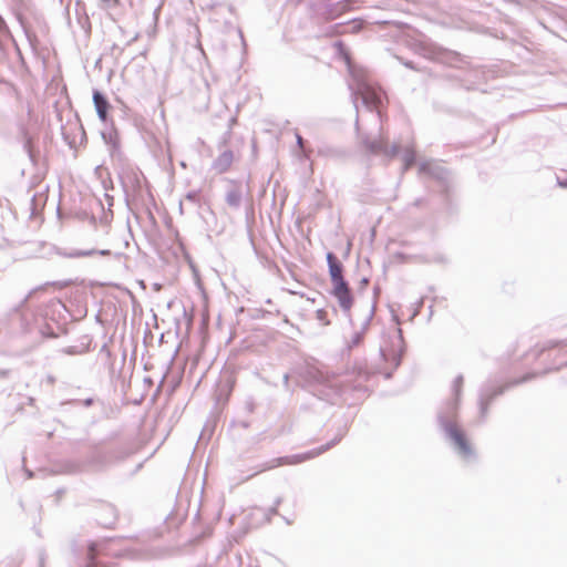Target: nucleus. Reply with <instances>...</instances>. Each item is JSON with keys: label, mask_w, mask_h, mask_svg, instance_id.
Listing matches in <instances>:
<instances>
[{"label": "nucleus", "mask_w": 567, "mask_h": 567, "mask_svg": "<svg viewBox=\"0 0 567 567\" xmlns=\"http://www.w3.org/2000/svg\"><path fill=\"white\" fill-rule=\"evenodd\" d=\"M402 63H403L406 68H410V69H412V70H414V69H415V66H414L413 62H411V61H402Z\"/></svg>", "instance_id": "40"}, {"label": "nucleus", "mask_w": 567, "mask_h": 567, "mask_svg": "<svg viewBox=\"0 0 567 567\" xmlns=\"http://www.w3.org/2000/svg\"><path fill=\"white\" fill-rule=\"evenodd\" d=\"M396 339L398 344L392 349L388 350L381 347L380 352L384 361L391 362L393 369H396L401 364L402 353H403V338L402 330L400 328L396 329Z\"/></svg>", "instance_id": "11"}, {"label": "nucleus", "mask_w": 567, "mask_h": 567, "mask_svg": "<svg viewBox=\"0 0 567 567\" xmlns=\"http://www.w3.org/2000/svg\"><path fill=\"white\" fill-rule=\"evenodd\" d=\"M237 123V117L236 116H233L229 118V123H228V131L225 133V137H224V141L226 142L229 137H230V134H231V128L233 126Z\"/></svg>", "instance_id": "30"}, {"label": "nucleus", "mask_w": 567, "mask_h": 567, "mask_svg": "<svg viewBox=\"0 0 567 567\" xmlns=\"http://www.w3.org/2000/svg\"><path fill=\"white\" fill-rule=\"evenodd\" d=\"M244 409L249 414L255 412V410H256V402H255V399L252 396L246 398V400L244 402Z\"/></svg>", "instance_id": "28"}, {"label": "nucleus", "mask_w": 567, "mask_h": 567, "mask_svg": "<svg viewBox=\"0 0 567 567\" xmlns=\"http://www.w3.org/2000/svg\"><path fill=\"white\" fill-rule=\"evenodd\" d=\"M419 259L423 264H434L439 266H446L450 264V258L445 254V251L441 249H435L431 251H426L419 256Z\"/></svg>", "instance_id": "16"}, {"label": "nucleus", "mask_w": 567, "mask_h": 567, "mask_svg": "<svg viewBox=\"0 0 567 567\" xmlns=\"http://www.w3.org/2000/svg\"><path fill=\"white\" fill-rule=\"evenodd\" d=\"M534 373H528L520 379H516L504 384L499 380L487 379L478 389V423L486 422L491 405L496 398L505 392V390L509 389L511 386L524 383L534 378Z\"/></svg>", "instance_id": "4"}, {"label": "nucleus", "mask_w": 567, "mask_h": 567, "mask_svg": "<svg viewBox=\"0 0 567 567\" xmlns=\"http://www.w3.org/2000/svg\"><path fill=\"white\" fill-rule=\"evenodd\" d=\"M4 82L3 80L0 79V83Z\"/></svg>", "instance_id": "54"}, {"label": "nucleus", "mask_w": 567, "mask_h": 567, "mask_svg": "<svg viewBox=\"0 0 567 567\" xmlns=\"http://www.w3.org/2000/svg\"><path fill=\"white\" fill-rule=\"evenodd\" d=\"M185 199L187 202H190L192 204H199L200 192L199 190H190L185 195Z\"/></svg>", "instance_id": "26"}, {"label": "nucleus", "mask_w": 567, "mask_h": 567, "mask_svg": "<svg viewBox=\"0 0 567 567\" xmlns=\"http://www.w3.org/2000/svg\"><path fill=\"white\" fill-rule=\"evenodd\" d=\"M234 162V153L230 150H226L221 152L213 162L212 168L218 173L223 174L227 172Z\"/></svg>", "instance_id": "17"}, {"label": "nucleus", "mask_w": 567, "mask_h": 567, "mask_svg": "<svg viewBox=\"0 0 567 567\" xmlns=\"http://www.w3.org/2000/svg\"><path fill=\"white\" fill-rule=\"evenodd\" d=\"M280 503H281V498H280V497H278V498L276 499V502H275L274 506L278 507Z\"/></svg>", "instance_id": "45"}, {"label": "nucleus", "mask_w": 567, "mask_h": 567, "mask_svg": "<svg viewBox=\"0 0 567 567\" xmlns=\"http://www.w3.org/2000/svg\"><path fill=\"white\" fill-rule=\"evenodd\" d=\"M391 377H392V372H386V373H385V378H386V379H390Z\"/></svg>", "instance_id": "48"}, {"label": "nucleus", "mask_w": 567, "mask_h": 567, "mask_svg": "<svg viewBox=\"0 0 567 567\" xmlns=\"http://www.w3.org/2000/svg\"><path fill=\"white\" fill-rule=\"evenodd\" d=\"M558 349V352L567 353V341H547L544 347L536 351V355L543 354L545 351Z\"/></svg>", "instance_id": "21"}, {"label": "nucleus", "mask_w": 567, "mask_h": 567, "mask_svg": "<svg viewBox=\"0 0 567 567\" xmlns=\"http://www.w3.org/2000/svg\"><path fill=\"white\" fill-rule=\"evenodd\" d=\"M241 425H243L244 427H248V423H246V422H243V423H241Z\"/></svg>", "instance_id": "52"}, {"label": "nucleus", "mask_w": 567, "mask_h": 567, "mask_svg": "<svg viewBox=\"0 0 567 567\" xmlns=\"http://www.w3.org/2000/svg\"><path fill=\"white\" fill-rule=\"evenodd\" d=\"M116 4L117 0H100V6L105 9L114 8Z\"/></svg>", "instance_id": "32"}, {"label": "nucleus", "mask_w": 567, "mask_h": 567, "mask_svg": "<svg viewBox=\"0 0 567 567\" xmlns=\"http://www.w3.org/2000/svg\"><path fill=\"white\" fill-rule=\"evenodd\" d=\"M374 310H375V306L372 305L368 316L365 317V319L363 320L362 324H361V328L359 331H363V333L365 334L367 330L369 329L370 327V323L372 321V318L374 316Z\"/></svg>", "instance_id": "25"}, {"label": "nucleus", "mask_w": 567, "mask_h": 567, "mask_svg": "<svg viewBox=\"0 0 567 567\" xmlns=\"http://www.w3.org/2000/svg\"><path fill=\"white\" fill-rule=\"evenodd\" d=\"M13 92L17 94V96H19V92L16 87H13Z\"/></svg>", "instance_id": "51"}, {"label": "nucleus", "mask_w": 567, "mask_h": 567, "mask_svg": "<svg viewBox=\"0 0 567 567\" xmlns=\"http://www.w3.org/2000/svg\"><path fill=\"white\" fill-rule=\"evenodd\" d=\"M463 375L458 374L453 382L452 396L446 400L437 412V423L445 439L456 454L465 461L475 458V452L465 433L458 425V404L463 386Z\"/></svg>", "instance_id": "1"}, {"label": "nucleus", "mask_w": 567, "mask_h": 567, "mask_svg": "<svg viewBox=\"0 0 567 567\" xmlns=\"http://www.w3.org/2000/svg\"><path fill=\"white\" fill-rule=\"evenodd\" d=\"M236 559L240 563L241 561V556L239 554L236 555Z\"/></svg>", "instance_id": "49"}, {"label": "nucleus", "mask_w": 567, "mask_h": 567, "mask_svg": "<svg viewBox=\"0 0 567 567\" xmlns=\"http://www.w3.org/2000/svg\"><path fill=\"white\" fill-rule=\"evenodd\" d=\"M557 184L563 187V188H567V177L566 178H560V177H557Z\"/></svg>", "instance_id": "37"}, {"label": "nucleus", "mask_w": 567, "mask_h": 567, "mask_svg": "<svg viewBox=\"0 0 567 567\" xmlns=\"http://www.w3.org/2000/svg\"><path fill=\"white\" fill-rule=\"evenodd\" d=\"M93 103L99 118L102 122L106 123L109 118V110L111 106L109 100L102 92L94 90Z\"/></svg>", "instance_id": "15"}, {"label": "nucleus", "mask_w": 567, "mask_h": 567, "mask_svg": "<svg viewBox=\"0 0 567 567\" xmlns=\"http://www.w3.org/2000/svg\"><path fill=\"white\" fill-rule=\"evenodd\" d=\"M327 262L332 285L347 281L343 277V265L333 252L327 254Z\"/></svg>", "instance_id": "13"}, {"label": "nucleus", "mask_w": 567, "mask_h": 567, "mask_svg": "<svg viewBox=\"0 0 567 567\" xmlns=\"http://www.w3.org/2000/svg\"><path fill=\"white\" fill-rule=\"evenodd\" d=\"M473 73H475V75L480 74L481 72L478 70H475L473 71Z\"/></svg>", "instance_id": "53"}, {"label": "nucleus", "mask_w": 567, "mask_h": 567, "mask_svg": "<svg viewBox=\"0 0 567 567\" xmlns=\"http://www.w3.org/2000/svg\"><path fill=\"white\" fill-rule=\"evenodd\" d=\"M197 47L199 48V50H200V51H202V53L204 54V50H203V48H202V43H200L199 41H198V43H197Z\"/></svg>", "instance_id": "47"}, {"label": "nucleus", "mask_w": 567, "mask_h": 567, "mask_svg": "<svg viewBox=\"0 0 567 567\" xmlns=\"http://www.w3.org/2000/svg\"><path fill=\"white\" fill-rule=\"evenodd\" d=\"M302 379L305 386L320 400L332 401L339 393L337 379L329 377L318 367H306Z\"/></svg>", "instance_id": "5"}, {"label": "nucleus", "mask_w": 567, "mask_h": 567, "mask_svg": "<svg viewBox=\"0 0 567 567\" xmlns=\"http://www.w3.org/2000/svg\"><path fill=\"white\" fill-rule=\"evenodd\" d=\"M430 58L451 66H456L457 63L463 61L460 53L436 47L432 49Z\"/></svg>", "instance_id": "12"}, {"label": "nucleus", "mask_w": 567, "mask_h": 567, "mask_svg": "<svg viewBox=\"0 0 567 567\" xmlns=\"http://www.w3.org/2000/svg\"><path fill=\"white\" fill-rule=\"evenodd\" d=\"M419 172L422 175H429L440 182L442 188L447 192L450 183V173L442 165L433 161H424L419 165Z\"/></svg>", "instance_id": "8"}, {"label": "nucleus", "mask_w": 567, "mask_h": 567, "mask_svg": "<svg viewBox=\"0 0 567 567\" xmlns=\"http://www.w3.org/2000/svg\"><path fill=\"white\" fill-rule=\"evenodd\" d=\"M381 131V126L379 127ZM361 144L364 148L373 155H383L385 158H394L400 152V146L393 144L391 147L388 146L386 141L382 136L381 132L378 136L372 137L370 134H360Z\"/></svg>", "instance_id": "7"}, {"label": "nucleus", "mask_w": 567, "mask_h": 567, "mask_svg": "<svg viewBox=\"0 0 567 567\" xmlns=\"http://www.w3.org/2000/svg\"><path fill=\"white\" fill-rule=\"evenodd\" d=\"M316 319L323 326L330 324V321L328 320V313L324 309H318L316 311Z\"/></svg>", "instance_id": "27"}, {"label": "nucleus", "mask_w": 567, "mask_h": 567, "mask_svg": "<svg viewBox=\"0 0 567 567\" xmlns=\"http://www.w3.org/2000/svg\"><path fill=\"white\" fill-rule=\"evenodd\" d=\"M346 432H347L346 427L340 429L338 434L330 442H328L324 445H321L318 449H313L311 451L300 453V454L290 455V456H281V457L272 458L271 461H269L266 464V466L261 471L271 470V468L282 466V465L299 464V463H302L310 458L317 457L320 454L324 453L326 451L330 450L338 442H340L341 439L346 435Z\"/></svg>", "instance_id": "6"}, {"label": "nucleus", "mask_w": 567, "mask_h": 567, "mask_svg": "<svg viewBox=\"0 0 567 567\" xmlns=\"http://www.w3.org/2000/svg\"><path fill=\"white\" fill-rule=\"evenodd\" d=\"M282 381H284V385H285L286 388H288V385H289V374H288V373H286V374L284 375V380H282Z\"/></svg>", "instance_id": "41"}, {"label": "nucleus", "mask_w": 567, "mask_h": 567, "mask_svg": "<svg viewBox=\"0 0 567 567\" xmlns=\"http://www.w3.org/2000/svg\"><path fill=\"white\" fill-rule=\"evenodd\" d=\"M225 200L229 207L238 209L243 200L241 187L234 183L233 186L227 190Z\"/></svg>", "instance_id": "19"}, {"label": "nucleus", "mask_w": 567, "mask_h": 567, "mask_svg": "<svg viewBox=\"0 0 567 567\" xmlns=\"http://www.w3.org/2000/svg\"><path fill=\"white\" fill-rule=\"evenodd\" d=\"M9 202L8 200H2L0 199V209L2 210L0 217L3 219L4 218V214H10V208H9Z\"/></svg>", "instance_id": "31"}, {"label": "nucleus", "mask_w": 567, "mask_h": 567, "mask_svg": "<svg viewBox=\"0 0 567 567\" xmlns=\"http://www.w3.org/2000/svg\"><path fill=\"white\" fill-rule=\"evenodd\" d=\"M104 548L100 547V544L91 542L87 546V565L85 567H97L95 564V559Z\"/></svg>", "instance_id": "20"}, {"label": "nucleus", "mask_w": 567, "mask_h": 567, "mask_svg": "<svg viewBox=\"0 0 567 567\" xmlns=\"http://www.w3.org/2000/svg\"><path fill=\"white\" fill-rule=\"evenodd\" d=\"M361 3L362 0H341L336 3L327 4L324 17L329 20H334L348 11L359 8Z\"/></svg>", "instance_id": "10"}, {"label": "nucleus", "mask_w": 567, "mask_h": 567, "mask_svg": "<svg viewBox=\"0 0 567 567\" xmlns=\"http://www.w3.org/2000/svg\"><path fill=\"white\" fill-rule=\"evenodd\" d=\"M45 559H47V553L44 549H41L39 551V566L40 567H44Z\"/></svg>", "instance_id": "33"}, {"label": "nucleus", "mask_w": 567, "mask_h": 567, "mask_svg": "<svg viewBox=\"0 0 567 567\" xmlns=\"http://www.w3.org/2000/svg\"><path fill=\"white\" fill-rule=\"evenodd\" d=\"M349 73L351 76V80L348 82V87L350 91V96L352 100V103L354 105L355 111L358 112V101L359 97L362 101V104L370 111H375V116L378 118L381 117V106L383 104L384 99V92L378 87L374 86L372 83L368 81L364 73L362 71H358L354 69L349 62ZM355 130L358 134H360V125H359V115L357 114L355 118Z\"/></svg>", "instance_id": "3"}, {"label": "nucleus", "mask_w": 567, "mask_h": 567, "mask_svg": "<svg viewBox=\"0 0 567 567\" xmlns=\"http://www.w3.org/2000/svg\"><path fill=\"white\" fill-rule=\"evenodd\" d=\"M63 352L66 353V354H76L79 353L78 351V348L76 347H68V348H64L63 349Z\"/></svg>", "instance_id": "35"}, {"label": "nucleus", "mask_w": 567, "mask_h": 567, "mask_svg": "<svg viewBox=\"0 0 567 567\" xmlns=\"http://www.w3.org/2000/svg\"><path fill=\"white\" fill-rule=\"evenodd\" d=\"M269 511H270L271 514H276L277 513V507L272 506Z\"/></svg>", "instance_id": "46"}, {"label": "nucleus", "mask_w": 567, "mask_h": 567, "mask_svg": "<svg viewBox=\"0 0 567 567\" xmlns=\"http://www.w3.org/2000/svg\"><path fill=\"white\" fill-rule=\"evenodd\" d=\"M368 284H369V279L368 278H362L361 286L365 287Z\"/></svg>", "instance_id": "43"}, {"label": "nucleus", "mask_w": 567, "mask_h": 567, "mask_svg": "<svg viewBox=\"0 0 567 567\" xmlns=\"http://www.w3.org/2000/svg\"><path fill=\"white\" fill-rule=\"evenodd\" d=\"M103 138L106 143H111V154L114 156L115 152L118 151V144L116 141H113V136L110 134L109 140H106V135L103 134Z\"/></svg>", "instance_id": "29"}, {"label": "nucleus", "mask_w": 567, "mask_h": 567, "mask_svg": "<svg viewBox=\"0 0 567 567\" xmlns=\"http://www.w3.org/2000/svg\"><path fill=\"white\" fill-rule=\"evenodd\" d=\"M361 29V22L359 20H353L352 32H358Z\"/></svg>", "instance_id": "36"}, {"label": "nucleus", "mask_w": 567, "mask_h": 567, "mask_svg": "<svg viewBox=\"0 0 567 567\" xmlns=\"http://www.w3.org/2000/svg\"><path fill=\"white\" fill-rule=\"evenodd\" d=\"M560 365L561 364L555 365V367H550V368L546 369V372L551 371V370H557V369H559Z\"/></svg>", "instance_id": "44"}, {"label": "nucleus", "mask_w": 567, "mask_h": 567, "mask_svg": "<svg viewBox=\"0 0 567 567\" xmlns=\"http://www.w3.org/2000/svg\"><path fill=\"white\" fill-rule=\"evenodd\" d=\"M23 151L27 153L28 157L30 158V161L35 164L37 163V155H35V152L33 150V145H32V137L29 136L27 133H24V141H23Z\"/></svg>", "instance_id": "22"}, {"label": "nucleus", "mask_w": 567, "mask_h": 567, "mask_svg": "<svg viewBox=\"0 0 567 567\" xmlns=\"http://www.w3.org/2000/svg\"><path fill=\"white\" fill-rule=\"evenodd\" d=\"M124 446L103 447L93 446L83 458H72L63 463V472L80 474L86 472H102L122 462L128 456Z\"/></svg>", "instance_id": "2"}, {"label": "nucleus", "mask_w": 567, "mask_h": 567, "mask_svg": "<svg viewBox=\"0 0 567 567\" xmlns=\"http://www.w3.org/2000/svg\"><path fill=\"white\" fill-rule=\"evenodd\" d=\"M58 254L65 258H82L90 257L94 255L99 256H111V250L109 249H60Z\"/></svg>", "instance_id": "14"}, {"label": "nucleus", "mask_w": 567, "mask_h": 567, "mask_svg": "<svg viewBox=\"0 0 567 567\" xmlns=\"http://www.w3.org/2000/svg\"><path fill=\"white\" fill-rule=\"evenodd\" d=\"M296 140H297L298 147L303 151L305 140L302 138V136L299 133H296Z\"/></svg>", "instance_id": "34"}, {"label": "nucleus", "mask_w": 567, "mask_h": 567, "mask_svg": "<svg viewBox=\"0 0 567 567\" xmlns=\"http://www.w3.org/2000/svg\"><path fill=\"white\" fill-rule=\"evenodd\" d=\"M465 87L467 90H474V89H476V85H475V83H471V84L465 85Z\"/></svg>", "instance_id": "42"}, {"label": "nucleus", "mask_w": 567, "mask_h": 567, "mask_svg": "<svg viewBox=\"0 0 567 567\" xmlns=\"http://www.w3.org/2000/svg\"><path fill=\"white\" fill-rule=\"evenodd\" d=\"M0 32H7V25L2 17H0Z\"/></svg>", "instance_id": "38"}, {"label": "nucleus", "mask_w": 567, "mask_h": 567, "mask_svg": "<svg viewBox=\"0 0 567 567\" xmlns=\"http://www.w3.org/2000/svg\"><path fill=\"white\" fill-rule=\"evenodd\" d=\"M94 400L92 398H87L83 401L84 406H91L93 404Z\"/></svg>", "instance_id": "39"}, {"label": "nucleus", "mask_w": 567, "mask_h": 567, "mask_svg": "<svg viewBox=\"0 0 567 567\" xmlns=\"http://www.w3.org/2000/svg\"><path fill=\"white\" fill-rule=\"evenodd\" d=\"M363 338H364L363 331H359V330L354 331L352 333L351 338L347 342L348 349H353V348L360 346L361 342L363 341Z\"/></svg>", "instance_id": "24"}, {"label": "nucleus", "mask_w": 567, "mask_h": 567, "mask_svg": "<svg viewBox=\"0 0 567 567\" xmlns=\"http://www.w3.org/2000/svg\"><path fill=\"white\" fill-rule=\"evenodd\" d=\"M3 231V226H2V223L0 221V235L2 234Z\"/></svg>", "instance_id": "50"}, {"label": "nucleus", "mask_w": 567, "mask_h": 567, "mask_svg": "<svg viewBox=\"0 0 567 567\" xmlns=\"http://www.w3.org/2000/svg\"><path fill=\"white\" fill-rule=\"evenodd\" d=\"M416 159V154L412 148H406L403 154V171L410 169Z\"/></svg>", "instance_id": "23"}, {"label": "nucleus", "mask_w": 567, "mask_h": 567, "mask_svg": "<svg viewBox=\"0 0 567 567\" xmlns=\"http://www.w3.org/2000/svg\"><path fill=\"white\" fill-rule=\"evenodd\" d=\"M371 373L368 371L359 370L357 378L351 382L350 386H352L353 391L360 395H364L369 392V381L371 378Z\"/></svg>", "instance_id": "18"}, {"label": "nucleus", "mask_w": 567, "mask_h": 567, "mask_svg": "<svg viewBox=\"0 0 567 567\" xmlns=\"http://www.w3.org/2000/svg\"><path fill=\"white\" fill-rule=\"evenodd\" d=\"M331 295L338 300L342 312L350 317L351 308L353 306V296L348 281L332 285Z\"/></svg>", "instance_id": "9"}]
</instances>
